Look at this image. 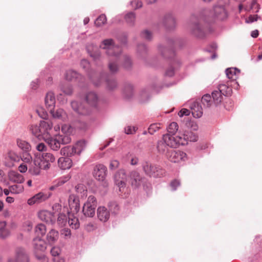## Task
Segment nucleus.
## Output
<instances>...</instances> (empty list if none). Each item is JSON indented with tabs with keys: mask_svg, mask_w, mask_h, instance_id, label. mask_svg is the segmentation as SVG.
<instances>
[{
	"mask_svg": "<svg viewBox=\"0 0 262 262\" xmlns=\"http://www.w3.org/2000/svg\"><path fill=\"white\" fill-rule=\"evenodd\" d=\"M39 125L41 129H42V135L48 134L49 130L52 128L53 123L50 120H43L40 122Z\"/></svg>",
	"mask_w": 262,
	"mask_h": 262,
	"instance_id": "7c9ffc66",
	"label": "nucleus"
},
{
	"mask_svg": "<svg viewBox=\"0 0 262 262\" xmlns=\"http://www.w3.org/2000/svg\"><path fill=\"white\" fill-rule=\"evenodd\" d=\"M69 206L71 213H77L80 209L79 200L74 194H71L69 197Z\"/></svg>",
	"mask_w": 262,
	"mask_h": 262,
	"instance_id": "9b49d317",
	"label": "nucleus"
},
{
	"mask_svg": "<svg viewBox=\"0 0 262 262\" xmlns=\"http://www.w3.org/2000/svg\"><path fill=\"white\" fill-rule=\"evenodd\" d=\"M97 205V200L93 195H90L84 203L82 212L87 217H93L95 214V209Z\"/></svg>",
	"mask_w": 262,
	"mask_h": 262,
	"instance_id": "7ed1b4c3",
	"label": "nucleus"
},
{
	"mask_svg": "<svg viewBox=\"0 0 262 262\" xmlns=\"http://www.w3.org/2000/svg\"><path fill=\"white\" fill-rule=\"evenodd\" d=\"M8 178L11 182L18 184H21L25 181L23 175L14 171H11L9 172Z\"/></svg>",
	"mask_w": 262,
	"mask_h": 262,
	"instance_id": "f3484780",
	"label": "nucleus"
},
{
	"mask_svg": "<svg viewBox=\"0 0 262 262\" xmlns=\"http://www.w3.org/2000/svg\"><path fill=\"white\" fill-rule=\"evenodd\" d=\"M104 49H106L107 55L112 59H110L108 68L111 73H114L118 71V66L116 63L119 55L121 53V49L118 46H115L112 39H104L100 46Z\"/></svg>",
	"mask_w": 262,
	"mask_h": 262,
	"instance_id": "f257e3e1",
	"label": "nucleus"
},
{
	"mask_svg": "<svg viewBox=\"0 0 262 262\" xmlns=\"http://www.w3.org/2000/svg\"><path fill=\"white\" fill-rule=\"evenodd\" d=\"M130 183L132 186L138 188L141 186L144 178L140 176L139 172L133 171L130 173Z\"/></svg>",
	"mask_w": 262,
	"mask_h": 262,
	"instance_id": "f8f14e48",
	"label": "nucleus"
},
{
	"mask_svg": "<svg viewBox=\"0 0 262 262\" xmlns=\"http://www.w3.org/2000/svg\"><path fill=\"white\" fill-rule=\"evenodd\" d=\"M49 198V196L43 192H39L37 194L34 195L33 197L30 198L28 200V203L30 205H33L34 204H38L41 203Z\"/></svg>",
	"mask_w": 262,
	"mask_h": 262,
	"instance_id": "ddd939ff",
	"label": "nucleus"
},
{
	"mask_svg": "<svg viewBox=\"0 0 262 262\" xmlns=\"http://www.w3.org/2000/svg\"><path fill=\"white\" fill-rule=\"evenodd\" d=\"M107 168L102 164H98L94 167L93 176L99 181H103L106 176Z\"/></svg>",
	"mask_w": 262,
	"mask_h": 262,
	"instance_id": "1a4fd4ad",
	"label": "nucleus"
},
{
	"mask_svg": "<svg viewBox=\"0 0 262 262\" xmlns=\"http://www.w3.org/2000/svg\"><path fill=\"white\" fill-rule=\"evenodd\" d=\"M78 74L73 70H69L65 74V78L67 80L72 81L78 77Z\"/></svg>",
	"mask_w": 262,
	"mask_h": 262,
	"instance_id": "3c124183",
	"label": "nucleus"
},
{
	"mask_svg": "<svg viewBox=\"0 0 262 262\" xmlns=\"http://www.w3.org/2000/svg\"><path fill=\"white\" fill-rule=\"evenodd\" d=\"M33 243L35 249L37 251H44L46 249V243L40 237L34 238Z\"/></svg>",
	"mask_w": 262,
	"mask_h": 262,
	"instance_id": "393cba45",
	"label": "nucleus"
},
{
	"mask_svg": "<svg viewBox=\"0 0 262 262\" xmlns=\"http://www.w3.org/2000/svg\"><path fill=\"white\" fill-rule=\"evenodd\" d=\"M192 114L195 118H200L203 115V109L198 102H193L190 106Z\"/></svg>",
	"mask_w": 262,
	"mask_h": 262,
	"instance_id": "6ab92c4d",
	"label": "nucleus"
},
{
	"mask_svg": "<svg viewBox=\"0 0 262 262\" xmlns=\"http://www.w3.org/2000/svg\"><path fill=\"white\" fill-rule=\"evenodd\" d=\"M214 16L219 19L224 20L227 17V12L223 6H216L214 8Z\"/></svg>",
	"mask_w": 262,
	"mask_h": 262,
	"instance_id": "5701e85b",
	"label": "nucleus"
},
{
	"mask_svg": "<svg viewBox=\"0 0 262 262\" xmlns=\"http://www.w3.org/2000/svg\"><path fill=\"white\" fill-rule=\"evenodd\" d=\"M135 18V14L133 12L128 13L125 16L126 21L130 25L134 24Z\"/></svg>",
	"mask_w": 262,
	"mask_h": 262,
	"instance_id": "864d4df0",
	"label": "nucleus"
},
{
	"mask_svg": "<svg viewBox=\"0 0 262 262\" xmlns=\"http://www.w3.org/2000/svg\"><path fill=\"white\" fill-rule=\"evenodd\" d=\"M163 23L164 25L170 29L174 27L176 21L173 16L168 15L164 17Z\"/></svg>",
	"mask_w": 262,
	"mask_h": 262,
	"instance_id": "f704fd0d",
	"label": "nucleus"
},
{
	"mask_svg": "<svg viewBox=\"0 0 262 262\" xmlns=\"http://www.w3.org/2000/svg\"><path fill=\"white\" fill-rule=\"evenodd\" d=\"M119 162L117 160L111 161L110 164V168L112 170L115 169L119 166Z\"/></svg>",
	"mask_w": 262,
	"mask_h": 262,
	"instance_id": "0e129e2a",
	"label": "nucleus"
},
{
	"mask_svg": "<svg viewBox=\"0 0 262 262\" xmlns=\"http://www.w3.org/2000/svg\"><path fill=\"white\" fill-rule=\"evenodd\" d=\"M38 216L41 220L48 223H53L55 220L53 214L46 210L40 211L38 213Z\"/></svg>",
	"mask_w": 262,
	"mask_h": 262,
	"instance_id": "2eb2a0df",
	"label": "nucleus"
},
{
	"mask_svg": "<svg viewBox=\"0 0 262 262\" xmlns=\"http://www.w3.org/2000/svg\"><path fill=\"white\" fill-rule=\"evenodd\" d=\"M190 114V111L186 108H182L178 113V115L180 117L184 116H188Z\"/></svg>",
	"mask_w": 262,
	"mask_h": 262,
	"instance_id": "69168bd1",
	"label": "nucleus"
},
{
	"mask_svg": "<svg viewBox=\"0 0 262 262\" xmlns=\"http://www.w3.org/2000/svg\"><path fill=\"white\" fill-rule=\"evenodd\" d=\"M163 139L167 143L168 146L176 148L181 145L180 133L176 136L171 134H166L163 136Z\"/></svg>",
	"mask_w": 262,
	"mask_h": 262,
	"instance_id": "0eeeda50",
	"label": "nucleus"
},
{
	"mask_svg": "<svg viewBox=\"0 0 262 262\" xmlns=\"http://www.w3.org/2000/svg\"><path fill=\"white\" fill-rule=\"evenodd\" d=\"M5 165L11 167L13 165V162L18 160L19 157L14 152L10 151L8 152L5 157Z\"/></svg>",
	"mask_w": 262,
	"mask_h": 262,
	"instance_id": "a211bd4d",
	"label": "nucleus"
},
{
	"mask_svg": "<svg viewBox=\"0 0 262 262\" xmlns=\"http://www.w3.org/2000/svg\"><path fill=\"white\" fill-rule=\"evenodd\" d=\"M204 18L200 17L198 19L195 17H192L191 21L192 22L191 29V33L196 37H202L205 35V27L202 24Z\"/></svg>",
	"mask_w": 262,
	"mask_h": 262,
	"instance_id": "39448f33",
	"label": "nucleus"
},
{
	"mask_svg": "<svg viewBox=\"0 0 262 262\" xmlns=\"http://www.w3.org/2000/svg\"><path fill=\"white\" fill-rule=\"evenodd\" d=\"M61 90L66 95H71L73 93V89L69 83H64L61 86Z\"/></svg>",
	"mask_w": 262,
	"mask_h": 262,
	"instance_id": "09e8293b",
	"label": "nucleus"
},
{
	"mask_svg": "<svg viewBox=\"0 0 262 262\" xmlns=\"http://www.w3.org/2000/svg\"><path fill=\"white\" fill-rule=\"evenodd\" d=\"M85 100L91 106H96L98 98L97 94L93 92L88 93L85 96Z\"/></svg>",
	"mask_w": 262,
	"mask_h": 262,
	"instance_id": "2f4dec72",
	"label": "nucleus"
},
{
	"mask_svg": "<svg viewBox=\"0 0 262 262\" xmlns=\"http://www.w3.org/2000/svg\"><path fill=\"white\" fill-rule=\"evenodd\" d=\"M159 50L161 52L162 55L166 57H168V55L169 54H170L171 56L174 55V53L172 50L164 48L163 47H160Z\"/></svg>",
	"mask_w": 262,
	"mask_h": 262,
	"instance_id": "13d9d810",
	"label": "nucleus"
},
{
	"mask_svg": "<svg viewBox=\"0 0 262 262\" xmlns=\"http://www.w3.org/2000/svg\"><path fill=\"white\" fill-rule=\"evenodd\" d=\"M60 154L66 157L70 158L76 154V152L73 145H70L62 147L60 150Z\"/></svg>",
	"mask_w": 262,
	"mask_h": 262,
	"instance_id": "a878e982",
	"label": "nucleus"
},
{
	"mask_svg": "<svg viewBox=\"0 0 262 262\" xmlns=\"http://www.w3.org/2000/svg\"><path fill=\"white\" fill-rule=\"evenodd\" d=\"M240 73V70L237 68H228L226 70V74L228 79L231 80H236Z\"/></svg>",
	"mask_w": 262,
	"mask_h": 262,
	"instance_id": "c85d7f7f",
	"label": "nucleus"
},
{
	"mask_svg": "<svg viewBox=\"0 0 262 262\" xmlns=\"http://www.w3.org/2000/svg\"><path fill=\"white\" fill-rule=\"evenodd\" d=\"M219 90L221 93L225 96L230 95L232 93V89L225 84L219 85Z\"/></svg>",
	"mask_w": 262,
	"mask_h": 262,
	"instance_id": "a18cd8bd",
	"label": "nucleus"
},
{
	"mask_svg": "<svg viewBox=\"0 0 262 262\" xmlns=\"http://www.w3.org/2000/svg\"><path fill=\"white\" fill-rule=\"evenodd\" d=\"M212 98L215 103L216 104L221 102L223 99L222 94L220 90L214 91L212 93Z\"/></svg>",
	"mask_w": 262,
	"mask_h": 262,
	"instance_id": "37998d69",
	"label": "nucleus"
},
{
	"mask_svg": "<svg viewBox=\"0 0 262 262\" xmlns=\"http://www.w3.org/2000/svg\"><path fill=\"white\" fill-rule=\"evenodd\" d=\"M45 102L46 106L49 110L54 108L56 102L54 94L52 92H48L46 95Z\"/></svg>",
	"mask_w": 262,
	"mask_h": 262,
	"instance_id": "aec40b11",
	"label": "nucleus"
},
{
	"mask_svg": "<svg viewBox=\"0 0 262 262\" xmlns=\"http://www.w3.org/2000/svg\"><path fill=\"white\" fill-rule=\"evenodd\" d=\"M60 251V250L59 248L54 247L51 250V253L52 256H56L59 254Z\"/></svg>",
	"mask_w": 262,
	"mask_h": 262,
	"instance_id": "774afa93",
	"label": "nucleus"
},
{
	"mask_svg": "<svg viewBox=\"0 0 262 262\" xmlns=\"http://www.w3.org/2000/svg\"><path fill=\"white\" fill-rule=\"evenodd\" d=\"M115 184L119 187V191H121L126 186V176L124 170L121 169L117 172L114 176Z\"/></svg>",
	"mask_w": 262,
	"mask_h": 262,
	"instance_id": "6e6552de",
	"label": "nucleus"
},
{
	"mask_svg": "<svg viewBox=\"0 0 262 262\" xmlns=\"http://www.w3.org/2000/svg\"><path fill=\"white\" fill-rule=\"evenodd\" d=\"M35 232L37 236H43L46 232V226L42 224H38L35 227Z\"/></svg>",
	"mask_w": 262,
	"mask_h": 262,
	"instance_id": "de8ad7c7",
	"label": "nucleus"
},
{
	"mask_svg": "<svg viewBox=\"0 0 262 262\" xmlns=\"http://www.w3.org/2000/svg\"><path fill=\"white\" fill-rule=\"evenodd\" d=\"M28 167L29 172L34 176L39 174L41 169H49V165L43 163L40 157H35L33 162L29 164Z\"/></svg>",
	"mask_w": 262,
	"mask_h": 262,
	"instance_id": "f03ea898",
	"label": "nucleus"
},
{
	"mask_svg": "<svg viewBox=\"0 0 262 262\" xmlns=\"http://www.w3.org/2000/svg\"><path fill=\"white\" fill-rule=\"evenodd\" d=\"M58 238V232L54 229H52L48 233L46 240L49 245H52L57 241Z\"/></svg>",
	"mask_w": 262,
	"mask_h": 262,
	"instance_id": "412c9836",
	"label": "nucleus"
},
{
	"mask_svg": "<svg viewBox=\"0 0 262 262\" xmlns=\"http://www.w3.org/2000/svg\"><path fill=\"white\" fill-rule=\"evenodd\" d=\"M110 210L113 213H117L119 210L118 205L115 202H110L108 204Z\"/></svg>",
	"mask_w": 262,
	"mask_h": 262,
	"instance_id": "6e6d98bb",
	"label": "nucleus"
},
{
	"mask_svg": "<svg viewBox=\"0 0 262 262\" xmlns=\"http://www.w3.org/2000/svg\"><path fill=\"white\" fill-rule=\"evenodd\" d=\"M106 87L109 90H113L117 87V83L115 79L108 78L106 80Z\"/></svg>",
	"mask_w": 262,
	"mask_h": 262,
	"instance_id": "603ef678",
	"label": "nucleus"
},
{
	"mask_svg": "<svg viewBox=\"0 0 262 262\" xmlns=\"http://www.w3.org/2000/svg\"><path fill=\"white\" fill-rule=\"evenodd\" d=\"M76 192L82 198L85 197L87 194L86 187L82 184H77L75 187Z\"/></svg>",
	"mask_w": 262,
	"mask_h": 262,
	"instance_id": "ea45409f",
	"label": "nucleus"
},
{
	"mask_svg": "<svg viewBox=\"0 0 262 262\" xmlns=\"http://www.w3.org/2000/svg\"><path fill=\"white\" fill-rule=\"evenodd\" d=\"M160 124H152L148 128V133L150 135H153L160 128Z\"/></svg>",
	"mask_w": 262,
	"mask_h": 262,
	"instance_id": "4d7b16f0",
	"label": "nucleus"
},
{
	"mask_svg": "<svg viewBox=\"0 0 262 262\" xmlns=\"http://www.w3.org/2000/svg\"><path fill=\"white\" fill-rule=\"evenodd\" d=\"M42 161L49 165V169L50 167V163H53L55 161L54 156L51 153H43L41 156Z\"/></svg>",
	"mask_w": 262,
	"mask_h": 262,
	"instance_id": "c9c22d12",
	"label": "nucleus"
},
{
	"mask_svg": "<svg viewBox=\"0 0 262 262\" xmlns=\"http://www.w3.org/2000/svg\"><path fill=\"white\" fill-rule=\"evenodd\" d=\"M168 145L162 139V140L159 141L157 142V149L158 151L160 154H164L166 151L168 152L169 150Z\"/></svg>",
	"mask_w": 262,
	"mask_h": 262,
	"instance_id": "58836bf2",
	"label": "nucleus"
},
{
	"mask_svg": "<svg viewBox=\"0 0 262 262\" xmlns=\"http://www.w3.org/2000/svg\"><path fill=\"white\" fill-rule=\"evenodd\" d=\"M16 142L18 147L21 150L26 152H28L31 150V146L30 143L26 141L20 139H17Z\"/></svg>",
	"mask_w": 262,
	"mask_h": 262,
	"instance_id": "72a5a7b5",
	"label": "nucleus"
},
{
	"mask_svg": "<svg viewBox=\"0 0 262 262\" xmlns=\"http://www.w3.org/2000/svg\"><path fill=\"white\" fill-rule=\"evenodd\" d=\"M86 146V142L84 140H79L73 145L75 147L76 154L80 155L81 152L84 150Z\"/></svg>",
	"mask_w": 262,
	"mask_h": 262,
	"instance_id": "4c0bfd02",
	"label": "nucleus"
},
{
	"mask_svg": "<svg viewBox=\"0 0 262 262\" xmlns=\"http://www.w3.org/2000/svg\"><path fill=\"white\" fill-rule=\"evenodd\" d=\"M67 221V216L64 214H60L57 219L59 224H64Z\"/></svg>",
	"mask_w": 262,
	"mask_h": 262,
	"instance_id": "e2e57ef3",
	"label": "nucleus"
},
{
	"mask_svg": "<svg viewBox=\"0 0 262 262\" xmlns=\"http://www.w3.org/2000/svg\"><path fill=\"white\" fill-rule=\"evenodd\" d=\"M36 112L40 118L46 120L47 119L48 115L43 108L40 107L37 109Z\"/></svg>",
	"mask_w": 262,
	"mask_h": 262,
	"instance_id": "bf43d9fd",
	"label": "nucleus"
},
{
	"mask_svg": "<svg viewBox=\"0 0 262 262\" xmlns=\"http://www.w3.org/2000/svg\"><path fill=\"white\" fill-rule=\"evenodd\" d=\"M142 168L145 174L150 177H160L163 174L162 169L147 162L143 163Z\"/></svg>",
	"mask_w": 262,
	"mask_h": 262,
	"instance_id": "20e7f679",
	"label": "nucleus"
},
{
	"mask_svg": "<svg viewBox=\"0 0 262 262\" xmlns=\"http://www.w3.org/2000/svg\"><path fill=\"white\" fill-rule=\"evenodd\" d=\"M53 108H51L50 110V112L52 115V116L58 119L64 120L67 117V115L64 111L62 108H58L55 111L53 110Z\"/></svg>",
	"mask_w": 262,
	"mask_h": 262,
	"instance_id": "bb28decb",
	"label": "nucleus"
},
{
	"mask_svg": "<svg viewBox=\"0 0 262 262\" xmlns=\"http://www.w3.org/2000/svg\"><path fill=\"white\" fill-rule=\"evenodd\" d=\"M28 128L32 134L36 137H39L42 135V129H41L40 125L38 126L36 124H30Z\"/></svg>",
	"mask_w": 262,
	"mask_h": 262,
	"instance_id": "e433bc0d",
	"label": "nucleus"
},
{
	"mask_svg": "<svg viewBox=\"0 0 262 262\" xmlns=\"http://www.w3.org/2000/svg\"><path fill=\"white\" fill-rule=\"evenodd\" d=\"M123 66L125 69H129L132 64V60L130 58L126 55L123 56Z\"/></svg>",
	"mask_w": 262,
	"mask_h": 262,
	"instance_id": "052dcab7",
	"label": "nucleus"
},
{
	"mask_svg": "<svg viewBox=\"0 0 262 262\" xmlns=\"http://www.w3.org/2000/svg\"><path fill=\"white\" fill-rule=\"evenodd\" d=\"M74 213H68V223L69 226L73 229H77L80 226V223L78 219L75 216Z\"/></svg>",
	"mask_w": 262,
	"mask_h": 262,
	"instance_id": "cd10ccee",
	"label": "nucleus"
},
{
	"mask_svg": "<svg viewBox=\"0 0 262 262\" xmlns=\"http://www.w3.org/2000/svg\"><path fill=\"white\" fill-rule=\"evenodd\" d=\"M60 144H67L71 142V139L70 136L68 135H58Z\"/></svg>",
	"mask_w": 262,
	"mask_h": 262,
	"instance_id": "5fc2aeb1",
	"label": "nucleus"
},
{
	"mask_svg": "<svg viewBox=\"0 0 262 262\" xmlns=\"http://www.w3.org/2000/svg\"><path fill=\"white\" fill-rule=\"evenodd\" d=\"M181 145L188 144V141L195 142L198 140V136L193 132L187 130L183 133H180Z\"/></svg>",
	"mask_w": 262,
	"mask_h": 262,
	"instance_id": "9d476101",
	"label": "nucleus"
},
{
	"mask_svg": "<svg viewBox=\"0 0 262 262\" xmlns=\"http://www.w3.org/2000/svg\"><path fill=\"white\" fill-rule=\"evenodd\" d=\"M8 262H29L28 256L24 249H20L17 252L16 259H10Z\"/></svg>",
	"mask_w": 262,
	"mask_h": 262,
	"instance_id": "4be33fe9",
	"label": "nucleus"
},
{
	"mask_svg": "<svg viewBox=\"0 0 262 262\" xmlns=\"http://www.w3.org/2000/svg\"><path fill=\"white\" fill-rule=\"evenodd\" d=\"M58 165L61 169H68L72 166V161L70 158L62 157L58 160Z\"/></svg>",
	"mask_w": 262,
	"mask_h": 262,
	"instance_id": "dca6fc26",
	"label": "nucleus"
},
{
	"mask_svg": "<svg viewBox=\"0 0 262 262\" xmlns=\"http://www.w3.org/2000/svg\"><path fill=\"white\" fill-rule=\"evenodd\" d=\"M106 21V15L105 14H101L95 21V25L97 27H101L105 25Z\"/></svg>",
	"mask_w": 262,
	"mask_h": 262,
	"instance_id": "49530a36",
	"label": "nucleus"
},
{
	"mask_svg": "<svg viewBox=\"0 0 262 262\" xmlns=\"http://www.w3.org/2000/svg\"><path fill=\"white\" fill-rule=\"evenodd\" d=\"M141 37L148 40H150L152 38V34L148 30H144L141 34Z\"/></svg>",
	"mask_w": 262,
	"mask_h": 262,
	"instance_id": "680f3d73",
	"label": "nucleus"
},
{
	"mask_svg": "<svg viewBox=\"0 0 262 262\" xmlns=\"http://www.w3.org/2000/svg\"><path fill=\"white\" fill-rule=\"evenodd\" d=\"M167 129L168 132L167 134L175 135L178 130L179 126L177 122H172L170 123Z\"/></svg>",
	"mask_w": 262,
	"mask_h": 262,
	"instance_id": "c03bdc74",
	"label": "nucleus"
},
{
	"mask_svg": "<svg viewBox=\"0 0 262 262\" xmlns=\"http://www.w3.org/2000/svg\"><path fill=\"white\" fill-rule=\"evenodd\" d=\"M10 192L14 194H18L24 191V186L20 184H15L9 186Z\"/></svg>",
	"mask_w": 262,
	"mask_h": 262,
	"instance_id": "79ce46f5",
	"label": "nucleus"
},
{
	"mask_svg": "<svg viewBox=\"0 0 262 262\" xmlns=\"http://www.w3.org/2000/svg\"><path fill=\"white\" fill-rule=\"evenodd\" d=\"M201 101L205 107H209L212 104L211 97L209 94H205L202 97Z\"/></svg>",
	"mask_w": 262,
	"mask_h": 262,
	"instance_id": "8fccbe9b",
	"label": "nucleus"
},
{
	"mask_svg": "<svg viewBox=\"0 0 262 262\" xmlns=\"http://www.w3.org/2000/svg\"><path fill=\"white\" fill-rule=\"evenodd\" d=\"M166 156L168 160L173 163H180L187 160L186 154L181 150L171 149L168 151Z\"/></svg>",
	"mask_w": 262,
	"mask_h": 262,
	"instance_id": "423d86ee",
	"label": "nucleus"
},
{
	"mask_svg": "<svg viewBox=\"0 0 262 262\" xmlns=\"http://www.w3.org/2000/svg\"><path fill=\"white\" fill-rule=\"evenodd\" d=\"M81 67L84 70H88L90 67V63L85 59H82L80 62Z\"/></svg>",
	"mask_w": 262,
	"mask_h": 262,
	"instance_id": "338daca9",
	"label": "nucleus"
},
{
	"mask_svg": "<svg viewBox=\"0 0 262 262\" xmlns=\"http://www.w3.org/2000/svg\"><path fill=\"white\" fill-rule=\"evenodd\" d=\"M47 143L49 144L50 147L54 150H57L60 147V142L58 135L56 136L55 138H48L46 139Z\"/></svg>",
	"mask_w": 262,
	"mask_h": 262,
	"instance_id": "b1692460",
	"label": "nucleus"
},
{
	"mask_svg": "<svg viewBox=\"0 0 262 262\" xmlns=\"http://www.w3.org/2000/svg\"><path fill=\"white\" fill-rule=\"evenodd\" d=\"M97 217L103 222H106L110 218V211L104 206H100L97 209Z\"/></svg>",
	"mask_w": 262,
	"mask_h": 262,
	"instance_id": "4468645a",
	"label": "nucleus"
},
{
	"mask_svg": "<svg viewBox=\"0 0 262 262\" xmlns=\"http://www.w3.org/2000/svg\"><path fill=\"white\" fill-rule=\"evenodd\" d=\"M123 94L124 97L127 99H129L133 96L134 88L130 83H126L124 84L123 89Z\"/></svg>",
	"mask_w": 262,
	"mask_h": 262,
	"instance_id": "473e14b6",
	"label": "nucleus"
},
{
	"mask_svg": "<svg viewBox=\"0 0 262 262\" xmlns=\"http://www.w3.org/2000/svg\"><path fill=\"white\" fill-rule=\"evenodd\" d=\"M6 226V222H0V237L2 238H6L9 235V231Z\"/></svg>",
	"mask_w": 262,
	"mask_h": 262,
	"instance_id": "a19ab883",
	"label": "nucleus"
},
{
	"mask_svg": "<svg viewBox=\"0 0 262 262\" xmlns=\"http://www.w3.org/2000/svg\"><path fill=\"white\" fill-rule=\"evenodd\" d=\"M71 104L73 109L78 114L83 115L89 114L87 110L85 109L81 105H79L77 101H72Z\"/></svg>",
	"mask_w": 262,
	"mask_h": 262,
	"instance_id": "c756f323",
	"label": "nucleus"
}]
</instances>
